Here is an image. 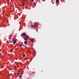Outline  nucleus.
<instances>
[{
    "instance_id": "15",
    "label": "nucleus",
    "mask_w": 79,
    "mask_h": 79,
    "mask_svg": "<svg viewBox=\"0 0 79 79\" xmlns=\"http://www.w3.org/2000/svg\"><path fill=\"white\" fill-rule=\"evenodd\" d=\"M19 77L20 78H21V77H22V76H19Z\"/></svg>"
},
{
    "instance_id": "18",
    "label": "nucleus",
    "mask_w": 79,
    "mask_h": 79,
    "mask_svg": "<svg viewBox=\"0 0 79 79\" xmlns=\"http://www.w3.org/2000/svg\"><path fill=\"white\" fill-rule=\"evenodd\" d=\"M16 69V68H15L13 69Z\"/></svg>"
},
{
    "instance_id": "20",
    "label": "nucleus",
    "mask_w": 79,
    "mask_h": 79,
    "mask_svg": "<svg viewBox=\"0 0 79 79\" xmlns=\"http://www.w3.org/2000/svg\"><path fill=\"white\" fill-rule=\"evenodd\" d=\"M34 26H32V27H31V28H32V27H34Z\"/></svg>"
},
{
    "instance_id": "14",
    "label": "nucleus",
    "mask_w": 79,
    "mask_h": 79,
    "mask_svg": "<svg viewBox=\"0 0 79 79\" xmlns=\"http://www.w3.org/2000/svg\"><path fill=\"white\" fill-rule=\"evenodd\" d=\"M17 74L18 75H20V74H19V73H17Z\"/></svg>"
},
{
    "instance_id": "23",
    "label": "nucleus",
    "mask_w": 79,
    "mask_h": 79,
    "mask_svg": "<svg viewBox=\"0 0 79 79\" xmlns=\"http://www.w3.org/2000/svg\"><path fill=\"white\" fill-rule=\"evenodd\" d=\"M7 0V1H8H8H9V0Z\"/></svg>"
},
{
    "instance_id": "22",
    "label": "nucleus",
    "mask_w": 79,
    "mask_h": 79,
    "mask_svg": "<svg viewBox=\"0 0 79 79\" xmlns=\"http://www.w3.org/2000/svg\"><path fill=\"white\" fill-rule=\"evenodd\" d=\"M21 44H23V42H22L21 43Z\"/></svg>"
},
{
    "instance_id": "9",
    "label": "nucleus",
    "mask_w": 79,
    "mask_h": 79,
    "mask_svg": "<svg viewBox=\"0 0 79 79\" xmlns=\"http://www.w3.org/2000/svg\"><path fill=\"white\" fill-rule=\"evenodd\" d=\"M56 2H57V3H59V2L58 0H56Z\"/></svg>"
},
{
    "instance_id": "10",
    "label": "nucleus",
    "mask_w": 79,
    "mask_h": 79,
    "mask_svg": "<svg viewBox=\"0 0 79 79\" xmlns=\"http://www.w3.org/2000/svg\"><path fill=\"white\" fill-rule=\"evenodd\" d=\"M12 40L13 41H15V40L14 38L12 39Z\"/></svg>"
},
{
    "instance_id": "13",
    "label": "nucleus",
    "mask_w": 79,
    "mask_h": 79,
    "mask_svg": "<svg viewBox=\"0 0 79 79\" xmlns=\"http://www.w3.org/2000/svg\"><path fill=\"white\" fill-rule=\"evenodd\" d=\"M26 56V55H25V54H23V57H24V56Z\"/></svg>"
},
{
    "instance_id": "4",
    "label": "nucleus",
    "mask_w": 79,
    "mask_h": 79,
    "mask_svg": "<svg viewBox=\"0 0 79 79\" xmlns=\"http://www.w3.org/2000/svg\"><path fill=\"white\" fill-rule=\"evenodd\" d=\"M12 73L8 74L9 76H12Z\"/></svg>"
},
{
    "instance_id": "3",
    "label": "nucleus",
    "mask_w": 79,
    "mask_h": 79,
    "mask_svg": "<svg viewBox=\"0 0 79 79\" xmlns=\"http://www.w3.org/2000/svg\"><path fill=\"white\" fill-rule=\"evenodd\" d=\"M13 44H16V40L14 41L13 42Z\"/></svg>"
},
{
    "instance_id": "24",
    "label": "nucleus",
    "mask_w": 79,
    "mask_h": 79,
    "mask_svg": "<svg viewBox=\"0 0 79 79\" xmlns=\"http://www.w3.org/2000/svg\"><path fill=\"white\" fill-rule=\"evenodd\" d=\"M31 26H32V25H31Z\"/></svg>"
},
{
    "instance_id": "1",
    "label": "nucleus",
    "mask_w": 79,
    "mask_h": 79,
    "mask_svg": "<svg viewBox=\"0 0 79 79\" xmlns=\"http://www.w3.org/2000/svg\"><path fill=\"white\" fill-rule=\"evenodd\" d=\"M21 37H23V36H26V34L25 33H23L21 34Z\"/></svg>"
},
{
    "instance_id": "8",
    "label": "nucleus",
    "mask_w": 79,
    "mask_h": 79,
    "mask_svg": "<svg viewBox=\"0 0 79 79\" xmlns=\"http://www.w3.org/2000/svg\"><path fill=\"white\" fill-rule=\"evenodd\" d=\"M9 40H11V38L10 37H9Z\"/></svg>"
},
{
    "instance_id": "5",
    "label": "nucleus",
    "mask_w": 79,
    "mask_h": 79,
    "mask_svg": "<svg viewBox=\"0 0 79 79\" xmlns=\"http://www.w3.org/2000/svg\"><path fill=\"white\" fill-rule=\"evenodd\" d=\"M26 36V38L27 39H28V38H29V37H28V36H27L26 35V36Z\"/></svg>"
},
{
    "instance_id": "17",
    "label": "nucleus",
    "mask_w": 79,
    "mask_h": 79,
    "mask_svg": "<svg viewBox=\"0 0 79 79\" xmlns=\"http://www.w3.org/2000/svg\"><path fill=\"white\" fill-rule=\"evenodd\" d=\"M24 5H25V4L24 3H23V6H24Z\"/></svg>"
},
{
    "instance_id": "7",
    "label": "nucleus",
    "mask_w": 79,
    "mask_h": 79,
    "mask_svg": "<svg viewBox=\"0 0 79 79\" xmlns=\"http://www.w3.org/2000/svg\"><path fill=\"white\" fill-rule=\"evenodd\" d=\"M33 41H34V39H31V42H33Z\"/></svg>"
},
{
    "instance_id": "11",
    "label": "nucleus",
    "mask_w": 79,
    "mask_h": 79,
    "mask_svg": "<svg viewBox=\"0 0 79 79\" xmlns=\"http://www.w3.org/2000/svg\"><path fill=\"white\" fill-rule=\"evenodd\" d=\"M24 40H27V38H25L24 39Z\"/></svg>"
},
{
    "instance_id": "21",
    "label": "nucleus",
    "mask_w": 79,
    "mask_h": 79,
    "mask_svg": "<svg viewBox=\"0 0 79 79\" xmlns=\"http://www.w3.org/2000/svg\"><path fill=\"white\" fill-rule=\"evenodd\" d=\"M0 56H2V54L1 53H0Z\"/></svg>"
},
{
    "instance_id": "2",
    "label": "nucleus",
    "mask_w": 79,
    "mask_h": 79,
    "mask_svg": "<svg viewBox=\"0 0 79 79\" xmlns=\"http://www.w3.org/2000/svg\"><path fill=\"white\" fill-rule=\"evenodd\" d=\"M24 43L25 45L27 44V42L26 41H25L24 42Z\"/></svg>"
},
{
    "instance_id": "19",
    "label": "nucleus",
    "mask_w": 79,
    "mask_h": 79,
    "mask_svg": "<svg viewBox=\"0 0 79 79\" xmlns=\"http://www.w3.org/2000/svg\"><path fill=\"white\" fill-rule=\"evenodd\" d=\"M31 1H32V2H34V0H31Z\"/></svg>"
},
{
    "instance_id": "12",
    "label": "nucleus",
    "mask_w": 79,
    "mask_h": 79,
    "mask_svg": "<svg viewBox=\"0 0 79 79\" xmlns=\"http://www.w3.org/2000/svg\"><path fill=\"white\" fill-rule=\"evenodd\" d=\"M23 45V44H21L19 46V47H21Z\"/></svg>"
},
{
    "instance_id": "6",
    "label": "nucleus",
    "mask_w": 79,
    "mask_h": 79,
    "mask_svg": "<svg viewBox=\"0 0 79 79\" xmlns=\"http://www.w3.org/2000/svg\"><path fill=\"white\" fill-rule=\"evenodd\" d=\"M26 36V38L27 39H28V38H29V37H28V36H27L26 35V36Z\"/></svg>"
},
{
    "instance_id": "16",
    "label": "nucleus",
    "mask_w": 79,
    "mask_h": 79,
    "mask_svg": "<svg viewBox=\"0 0 79 79\" xmlns=\"http://www.w3.org/2000/svg\"><path fill=\"white\" fill-rule=\"evenodd\" d=\"M11 52H13V50L11 49Z\"/></svg>"
}]
</instances>
